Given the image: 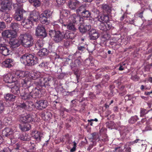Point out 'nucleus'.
I'll use <instances>...</instances> for the list:
<instances>
[{"label": "nucleus", "mask_w": 152, "mask_h": 152, "mask_svg": "<svg viewBox=\"0 0 152 152\" xmlns=\"http://www.w3.org/2000/svg\"><path fill=\"white\" fill-rule=\"evenodd\" d=\"M30 81L24 88V90L21 94V96L23 99L26 100L29 99L30 97L34 98L39 97V95L41 93L42 90L39 88L33 87L31 84Z\"/></svg>", "instance_id": "nucleus-1"}, {"label": "nucleus", "mask_w": 152, "mask_h": 152, "mask_svg": "<svg viewBox=\"0 0 152 152\" xmlns=\"http://www.w3.org/2000/svg\"><path fill=\"white\" fill-rule=\"evenodd\" d=\"M14 74V76L16 79H21L25 78L21 82L23 87L26 86V85L28 84L30 81L37 79L39 76V75L36 73H31L28 71L21 70H17Z\"/></svg>", "instance_id": "nucleus-2"}, {"label": "nucleus", "mask_w": 152, "mask_h": 152, "mask_svg": "<svg viewBox=\"0 0 152 152\" xmlns=\"http://www.w3.org/2000/svg\"><path fill=\"white\" fill-rule=\"evenodd\" d=\"M20 61L25 65L32 66L36 64L38 62V59L34 54L23 55L20 57Z\"/></svg>", "instance_id": "nucleus-3"}, {"label": "nucleus", "mask_w": 152, "mask_h": 152, "mask_svg": "<svg viewBox=\"0 0 152 152\" xmlns=\"http://www.w3.org/2000/svg\"><path fill=\"white\" fill-rule=\"evenodd\" d=\"M19 38L21 43L25 47H30L34 44L33 37L31 34L28 33L20 35Z\"/></svg>", "instance_id": "nucleus-4"}, {"label": "nucleus", "mask_w": 152, "mask_h": 152, "mask_svg": "<svg viewBox=\"0 0 152 152\" xmlns=\"http://www.w3.org/2000/svg\"><path fill=\"white\" fill-rule=\"evenodd\" d=\"M10 0H0V11L4 12L7 10H10L12 6L14 3Z\"/></svg>", "instance_id": "nucleus-5"}, {"label": "nucleus", "mask_w": 152, "mask_h": 152, "mask_svg": "<svg viewBox=\"0 0 152 152\" xmlns=\"http://www.w3.org/2000/svg\"><path fill=\"white\" fill-rule=\"evenodd\" d=\"M49 34L56 43L61 42L64 39L63 34L59 31H50Z\"/></svg>", "instance_id": "nucleus-6"}, {"label": "nucleus", "mask_w": 152, "mask_h": 152, "mask_svg": "<svg viewBox=\"0 0 152 152\" xmlns=\"http://www.w3.org/2000/svg\"><path fill=\"white\" fill-rule=\"evenodd\" d=\"M68 21L69 22H68L67 20L65 18L59 19V20L60 23L62 24L63 26L66 27L67 29L73 31H76L77 28L75 25V24L70 20L68 21Z\"/></svg>", "instance_id": "nucleus-7"}, {"label": "nucleus", "mask_w": 152, "mask_h": 152, "mask_svg": "<svg viewBox=\"0 0 152 152\" xmlns=\"http://www.w3.org/2000/svg\"><path fill=\"white\" fill-rule=\"evenodd\" d=\"M35 34L37 36H39L43 38L46 37L47 35L45 28L41 25H38L36 27Z\"/></svg>", "instance_id": "nucleus-8"}, {"label": "nucleus", "mask_w": 152, "mask_h": 152, "mask_svg": "<svg viewBox=\"0 0 152 152\" xmlns=\"http://www.w3.org/2000/svg\"><path fill=\"white\" fill-rule=\"evenodd\" d=\"M73 23L78 24V25L82 24L84 23V20L83 18L80 16L74 14L71 15L69 17V20Z\"/></svg>", "instance_id": "nucleus-9"}, {"label": "nucleus", "mask_w": 152, "mask_h": 152, "mask_svg": "<svg viewBox=\"0 0 152 152\" xmlns=\"http://www.w3.org/2000/svg\"><path fill=\"white\" fill-rule=\"evenodd\" d=\"M9 86L10 88L11 89V91L12 93L18 96L20 94L21 95V93L23 92V90H24V89H23L21 93L20 92L19 89L20 86L19 83H13L12 85H10Z\"/></svg>", "instance_id": "nucleus-10"}, {"label": "nucleus", "mask_w": 152, "mask_h": 152, "mask_svg": "<svg viewBox=\"0 0 152 152\" xmlns=\"http://www.w3.org/2000/svg\"><path fill=\"white\" fill-rule=\"evenodd\" d=\"M20 120L25 123L34 122L35 121L34 118L31 115L27 113L21 115L20 117Z\"/></svg>", "instance_id": "nucleus-11"}, {"label": "nucleus", "mask_w": 152, "mask_h": 152, "mask_svg": "<svg viewBox=\"0 0 152 152\" xmlns=\"http://www.w3.org/2000/svg\"><path fill=\"white\" fill-rule=\"evenodd\" d=\"M2 35L4 38L11 39L16 37L17 32L16 31L12 30H6L2 32Z\"/></svg>", "instance_id": "nucleus-12"}, {"label": "nucleus", "mask_w": 152, "mask_h": 152, "mask_svg": "<svg viewBox=\"0 0 152 152\" xmlns=\"http://www.w3.org/2000/svg\"><path fill=\"white\" fill-rule=\"evenodd\" d=\"M16 80L15 77L10 73H8L4 76V80L5 83L13 84Z\"/></svg>", "instance_id": "nucleus-13"}, {"label": "nucleus", "mask_w": 152, "mask_h": 152, "mask_svg": "<svg viewBox=\"0 0 152 152\" xmlns=\"http://www.w3.org/2000/svg\"><path fill=\"white\" fill-rule=\"evenodd\" d=\"M99 28L102 30L107 31L111 28L112 25L109 22H101L99 25Z\"/></svg>", "instance_id": "nucleus-14"}, {"label": "nucleus", "mask_w": 152, "mask_h": 152, "mask_svg": "<svg viewBox=\"0 0 152 152\" xmlns=\"http://www.w3.org/2000/svg\"><path fill=\"white\" fill-rule=\"evenodd\" d=\"M90 39L95 40L99 38V34L98 31L94 29H91L89 33Z\"/></svg>", "instance_id": "nucleus-15"}, {"label": "nucleus", "mask_w": 152, "mask_h": 152, "mask_svg": "<svg viewBox=\"0 0 152 152\" xmlns=\"http://www.w3.org/2000/svg\"><path fill=\"white\" fill-rule=\"evenodd\" d=\"M32 135L37 142H39L41 141L42 136V134L40 132L36 129L33 130L32 132Z\"/></svg>", "instance_id": "nucleus-16"}, {"label": "nucleus", "mask_w": 152, "mask_h": 152, "mask_svg": "<svg viewBox=\"0 0 152 152\" xmlns=\"http://www.w3.org/2000/svg\"><path fill=\"white\" fill-rule=\"evenodd\" d=\"M81 5V3L77 0H69L68 2V5L71 9H75L77 7Z\"/></svg>", "instance_id": "nucleus-17"}, {"label": "nucleus", "mask_w": 152, "mask_h": 152, "mask_svg": "<svg viewBox=\"0 0 152 152\" xmlns=\"http://www.w3.org/2000/svg\"><path fill=\"white\" fill-rule=\"evenodd\" d=\"M10 50L6 45L2 44H0V53L4 56H7L10 54Z\"/></svg>", "instance_id": "nucleus-18"}, {"label": "nucleus", "mask_w": 152, "mask_h": 152, "mask_svg": "<svg viewBox=\"0 0 152 152\" xmlns=\"http://www.w3.org/2000/svg\"><path fill=\"white\" fill-rule=\"evenodd\" d=\"M63 35L64 38L66 39H73L76 36V34L74 33L69 30L66 31Z\"/></svg>", "instance_id": "nucleus-19"}, {"label": "nucleus", "mask_w": 152, "mask_h": 152, "mask_svg": "<svg viewBox=\"0 0 152 152\" xmlns=\"http://www.w3.org/2000/svg\"><path fill=\"white\" fill-rule=\"evenodd\" d=\"M20 40L13 38L10 40V44L12 48H15L20 46L21 44Z\"/></svg>", "instance_id": "nucleus-20"}, {"label": "nucleus", "mask_w": 152, "mask_h": 152, "mask_svg": "<svg viewBox=\"0 0 152 152\" xmlns=\"http://www.w3.org/2000/svg\"><path fill=\"white\" fill-rule=\"evenodd\" d=\"M33 23V22L29 18L24 20L22 23V24L23 27L26 28H30Z\"/></svg>", "instance_id": "nucleus-21"}, {"label": "nucleus", "mask_w": 152, "mask_h": 152, "mask_svg": "<svg viewBox=\"0 0 152 152\" xmlns=\"http://www.w3.org/2000/svg\"><path fill=\"white\" fill-rule=\"evenodd\" d=\"M39 14L38 12L34 11L30 13L28 18L32 21H36L39 17Z\"/></svg>", "instance_id": "nucleus-22"}, {"label": "nucleus", "mask_w": 152, "mask_h": 152, "mask_svg": "<svg viewBox=\"0 0 152 152\" xmlns=\"http://www.w3.org/2000/svg\"><path fill=\"white\" fill-rule=\"evenodd\" d=\"M15 20L17 21H20L23 19V14L22 11L18 10L15 12L14 16Z\"/></svg>", "instance_id": "nucleus-23"}, {"label": "nucleus", "mask_w": 152, "mask_h": 152, "mask_svg": "<svg viewBox=\"0 0 152 152\" xmlns=\"http://www.w3.org/2000/svg\"><path fill=\"white\" fill-rule=\"evenodd\" d=\"M37 107L39 110H42L47 107L48 102L45 100H41L37 102Z\"/></svg>", "instance_id": "nucleus-24"}, {"label": "nucleus", "mask_w": 152, "mask_h": 152, "mask_svg": "<svg viewBox=\"0 0 152 152\" xmlns=\"http://www.w3.org/2000/svg\"><path fill=\"white\" fill-rule=\"evenodd\" d=\"M41 115L42 118L45 120L50 119L52 117L51 113L47 111H42L41 113Z\"/></svg>", "instance_id": "nucleus-25"}, {"label": "nucleus", "mask_w": 152, "mask_h": 152, "mask_svg": "<svg viewBox=\"0 0 152 152\" xmlns=\"http://www.w3.org/2000/svg\"><path fill=\"white\" fill-rule=\"evenodd\" d=\"M37 73L39 75V76L38 78L35 80H36L34 82L35 83H37V85H39L42 87L44 86L46 87L47 86V85H46V83L44 78H42L39 79H38L40 77V75L39 73Z\"/></svg>", "instance_id": "nucleus-26"}, {"label": "nucleus", "mask_w": 152, "mask_h": 152, "mask_svg": "<svg viewBox=\"0 0 152 152\" xmlns=\"http://www.w3.org/2000/svg\"><path fill=\"white\" fill-rule=\"evenodd\" d=\"M13 64V60L11 58H8L6 60L2 63L3 66L7 68L11 67Z\"/></svg>", "instance_id": "nucleus-27"}, {"label": "nucleus", "mask_w": 152, "mask_h": 152, "mask_svg": "<svg viewBox=\"0 0 152 152\" xmlns=\"http://www.w3.org/2000/svg\"><path fill=\"white\" fill-rule=\"evenodd\" d=\"M13 131L12 129L7 127L4 129L2 132L3 135L7 137H8L10 135L13 134Z\"/></svg>", "instance_id": "nucleus-28"}, {"label": "nucleus", "mask_w": 152, "mask_h": 152, "mask_svg": "<svg viewBox=\"0 0 152 152\" xmlns=\"http://www.w3.org/2000/svg\"><path fill=\"white\" fill-rule=\"evenodd\" d=\"M70 14V12L69 11L66 10H63L60 12V19L65 18L67 20H68L67 19V17Z\"/></svg>", "instance_id": "nucleus-29"}, {"label": "nucleus", "mask_w": 152, "mask_h": 152, "mask_svg": "<svg viewBox=\"0 0 152 152\" xmlns=\"http://www.w3.org/2000/svg\"><path fill=\"white\" fill-rule=\"evenodd\" d=\"M16 96L9 93L7 94L4 95V98L6 100H10L14 101Z\"/></svg>", "instance_id": "nucleus-30"}, {"label": "nucleus", "mask_w": 152, "mask_h": 152, "mask_svg": "<svg viewBox=\"0 0 152 152\" xmlns=\"http://www.w3.org/2000/svg\"><path fill=\"white\" fill-rule=\"evenodd\" d=\"M48 50L47 49L44 48L40 50L38 52V54L40 56L42 57L47 55L48 54Z\"/></svg>", "instance_id": "nucleus-31"}, {"label": "nucleus", "mask_w": 152, "mask_h": 152, "mask_svg": "<svg viewBox=\"0 0 152 152\" xmlns=\"http://www.w3.org/2000/svg\"><path fill=\"white\" fill-rule=\"evenodd\" d=\"M98 20L101 22L104 21L105 22L108 21L109 20V18L107 15H103L99 17L98 18Z\"/></svg>", "instance_id": "nucleus-32"}, {"label": "nucleus", "mask_w": 152, "mask_h": 152, "mask_svg": "<svg viewBox=\"0 0 152 152\" xmlns=\"http://www.w3.org/2000/svg\"><path fill=\"white\" fill-rule=\"evenodd\" d=\"M19 127L22 131H26L30 129L31 128V126L29 124H23V125H20Z\"/></svg>", "instance_id": "nucleus-33"}, {"label": "nucleus", "mask_w": 152, "mask_h": 152, "mask_svg": "<svg viewBox=\"0 0 152 152\" xmlns=\"http://www.w3.org/2000/svg\"><path fill=\"white\" fill-rule=\"evenodd\" d=\"M26 110L29 111H31L34 107V104L31 102H26Z\"/></svg>", "instance_id": "nucleus-34"}, {"label": "nucleus", "mask_w": 152, "mask_h": 152, "mask_svg": "<svg viewBox=\"0 0 152 152\" xmlns=\"http://www.w3.org/2000/svg\"><path fill=\"white\" fill-rule=\"evenodd\" d=\"M43 44L42 40H39L36 43L35 48L37 50H39L43 46Z\"/></svg>", "instance_id": "nucleus-35"}, {"label": "nucleus", "mask_w": 152, "mask_h": 152, "mask_svg": "<svg viewBox=\"0 0 152 152\" xmlns=\"http://www.w3.org/2000/svg\"><path fill=\"white\" fill-rule=\"evenodd\" d=\"M39 20L41 23L43 24H45L48 23V18L44 16L41 14L39 15Z\"/></svg>", "instance_id": "nucleus-36"}, {"label": "nucleus", "mask_w": 152, "mask_h": 152, "mask_svg": "<svg viewBox=\"0 0 152 152\" xmlns=\"http://www.w3.org/2000/svg\"><path fill=\"white\" fill-rule=\"evenodd\" d=\"M102 8L104 11L106 12H110L111 10L110 7L106 4H103L102 5Z\"/></svg>", "instance_id": "nucleus-37"}, {"label": "nucleus", "mask_w": 152, "mask_h": 152, "mask_svg": "<svg viewBox=\"0 0 152 152\" xmlns=\"http://www.w3.org/2000/svg\"><path fill=\"white\" fill-rule=\"evenodd\" d=\"M138 119V118L137 115L132 116L129 120L128 122L130 124H134L137 121Z\"/></svg>", "instance_id": "nucleus-38"}, {"label": "nucleus", "mask_w": 152, "mask_h": 152, "mask_svg": "<svg viewBox=\"0 0 152 152\" xmlns=\"http://www.w3.org/2000/svg\"><path fill=\"white\" fill-rule=\"evenodd\" d=\"M80 6V7L76 10V12L78 14L81 15L85 9L84 6Z\"/></svg>", "instance_id": "nucleus-39"}, {"label": "nucleus", "mask_w": 152, "mask_h": 152, "mask_svg": "<svg viewBox=\"0 0 152 152\" xmlns=\"http://www.w3.org/2000/svg\"><path fill=\"white\" fill-rule=\"evenodd\" d=\"M41 14L48 18L51 16L52 12L49 10H46Z\"/></svg>", "instance_id": "nucleus-40"}, {"label": "nucleus", "mask_w": 152, "mask_h": 152, "mask_svg": "<svg viewBox=\"0 0 152 152\" xmlns=\"http://www.w3.org/2000/svg\"><path fill=\"white\" fill-rule=\"evenodd\" d=\"M26 102L25 103L23 102L22 103H19L17 105V107L18 109H23L26 110Z\"/></svg>", "instance_id": "nucleus-41"}, {"label": "nucleus", "mask_w": 152, "mask_h": 152, "mask_svg": "<svg viewBox=\"0 0 152 152\" xmlns=\"http://www.w3.org/2000/svg\"><path fill=\"white\" fill-rule=\"evenodd\" d=\"M29 2L31 3H33V5L35 7L39 6L40 4L39 0H28Z\"/></svg>", "instance_id": "nucleus-42"}, {"label": "nucleus", "mask_w": 152, "mask_h": 152, "mask_svg": "<svg viewBox=\"0 0 152 152\" xmlns=\"http://www.w3.org/2000/svg\"><path fill=\"white\" fill-rule=\"evenodd\" d=\"M19 138L23 141H28L29 140V139L28 137V135L26 134H23L20 135Z\"/></svg>", "instance_id": "nucleus-43"}, {"label": "nucleus", "mask_w": 152, "mask_h": 152, "mask_svg": "<svg viewBox=\"0 0 152 152\" xmlns=\"http://www.w3.org/2000/svg\"><path fill=\"white\" fill-rule=\"evenodd\" d=\"M19 26V24L15 23H12L10 26L11 28L13 30H12L15 31L18 29Z\"/></svg>", "instance_id": "nucleus-44"}, {"label": "nucleus", "mask_w": 152, "mask_h": 152, "mask_svg": "<svg viewBox=\"0 0 152 152\" xmlns=\"http://www.w3.org/2000/svg\"><path fill=\"white\" fill-rule=\"evenodd\" d=\"M81 15L83 17L89 18L91 15V13L85 9Z\"/></svg>", "instance_id": "nucleus-45"}, {"label": "nucleus", "mask_w": 152, "mask_h": 152, "mask_svg": "<svg viewBox=\"0 0 152 152\" xmlns=\"http://www.w3.org/2000/svg\"><path fill=\"white\" fill-rule=\"evenodd\" d=\"M92 12L94 16V17L96 18H98L99 17V11L96 9L94 8L93 9Z\"/></svg>", "instance_id": "nucleus-46"}, {"label": "nucleus", "mask_w": 152, "mask_h": 152, "mask_svg": "<svg viewBox=\"0 0 152 152\" xmlns=\"http://www.w3.org/2000/svg\"><path fill=\"white\" fill-rule=\"evenodd\" d=\"M4 110V102L0 100V114L2 113Z\"/></svg>", "instance_id": "nucleus-47"}, {"label": "nucleus", "mask_w": 152, "mask_h": 152, "mask_svg": "<svg viewBox=\"0 0 152 152\" xmlns=\"http://www.w3.org/2000/svg\"><path fill=\"white\" fill-rule=\"evenodd\" d=\"M149 111V110H147L146 109L144 108L140 109V117L143 116L145 114H147Z\"/></svg>", "instance_id": "nucleus-48"}, {"label": "nucleus", "mask_w": 152, "mask_h": 152, "mask_svg": "<svg viewBox=\"0 0 152 152\" xmlns=\"http://www.w3.org/2000/svg\"><path fill=\"white\" fill-rule=\"evenodd\" d=\"M130 144V143H127L124 145V150L126 152H131V148L129 147Z\"/></svg>", "instance_id": "nucleus-49"}, {"label": "nucleus", "mask_w": 152, "mask_h": 152, "mask_svg": "<svg viewBox=\"0 0 152 152\" xmlns=\"http://www.w3.org/2000/svg\"><path fill=\"white\" fill-rule=\"evenodd\" d=\"M52 78V77L50 76H49L47 78H44L46 83V85H47V86L49 85L50 82L51 81Z\"/></svg>", "instance_id": "nucleus-50"}, {"label": "nucleus", "mask_w": 152, "mask_h": 152, "mask_svg": "<svg viewBox=\"0 0 152 152\" xmlns=\"http://www.w3.org/2000/svg\"><path fill=\"white\" fill-rule=\"evenodd\" d=\"M74 63L75 64V65L74 66H79L81 64V61L78 59H76L75 60Z\"/></svg>", "instance_id": "nucleus-51"}, {"label": "nucleus", "mask_w": 152, "mask_h": 152, "mask_svg": "<svg viewBox=\"0 0 152 152\" xmlns=\"http://www.w3.org/2000/svg\"><path fill=\"white\" fill-rule=\"evenodd\" d=\"M12 119L9 117L5 118L4 120V122L5 123V124H8L9 123L11 122Z\"/></svg>", "instance_id": "nucleus-52"}, {"label": "nucleus", "mask_w": 152, "mask_h": 152, "mask_svg": "<svg viewBox=\"0 0 152 152\" xmlns=\"http://www.w3.org/2000/svg\"><path fill=\"white\" fill-rule=\"evenodd\" d=\"M80 25V26L79 28L80 31L82 33H84L85 32V30L84 28V26L82 24Z\"/></svg>", "instance_id": "nucleus-53"}, {"label": "nucleus", "mask_w": 152, "mask_h": 152, "mask_svg": "<svg viewBox=\"0 0 152 152\" xmlns=\"http://www.w3.org/2000/svg\"><path fill=\"white\" fill-rule=\"evenodd\" d=\"M131 79L134 81H137L139 80V77L138 76L135 75L134 76H132L131 77Z\"/></svg>", "instance_id": "nucleus-54"}, {"label": "nucleus", "mask_w": 152, "mask_h": 152, "mask_svg": "<svg viewBox=\"0 0 152 152\" xmlns=\"http://www.w3.org/2000/svg\"><path fill=\"white\" fill-rule=\"evenodd\" d=\"M48 65V63L46 62H42L39 65V66L41 67H47Z\"/></svg>", "instance_id": "nucleus-55"}, {"label": "nucleus", "mask_w": 152, "mask_h": 152, "mask_svg": "<svg viewBox=\"0 0 152 152\" xmlns=\"http://www.w3.org/2000/svg\"><path fill=\"white\" fill-rule=\"evenodd\" d=\"M56 2L58 5H62L65 2V0H56Z\"/></svg>", "instance_id": "nucleus-56"}, {"label": "nucleus", "mask_w": 152, "mask_h": 152, "mask_svg": "<svg viewBox=\"0 0 152 152\" xmlns=\"http://www.w3.org/2000/svg\"><path fill=\"white\" fill-rule=\"evenodd\" d=\"M60 112L61 114L63 115L62 114H63V113L64 112L66 111L67 112H68L69 110L68 109H67L65 108H61L60 109Z\"/></svg>", "instance_id": "nucleus-57"}, {"label": "nucleus", "mask_w": 152, "mask_h": 152, "mask_svg": "<svg viewBox=\"0 0 152 152\" xmlns=\"http://www.w3.org/2000/svg\"><path fill=\"white\" fill-rule=\"evenodd\" d=\"M78 50L81 52L85 50L86 49V48L84 46H79L77 47Z\"/></svg>", "instance_id": "nucleus-58"}, {"label": "nucleus", "mask_w": 152, "mask_h": 152, "mask_svg": "<svg viewBox=\"0 0 152 152\" xmlns=\"http://www.w3.org/2000/svg\"><path fill=\"white\" fill-rule=\"evenodd\" d=\"M70 42L68 40L65 41L64 43V46L66 48L68 47L70 45Z\"/></svg>", "instance_id": "nucleus-59"}, {"label": "nucleus", "mask_w": 152, "mask_h": 152, "mask_svg": "<svg viewBox=\"0 0 152 152\" xmlns=\"http://www.w3.org/2000/svg\"><path fill=\"white\" fill-rule=\"evenodd\" d=\"M85 26L86 29V30H87L88 31H89L91 28V26L89 24L86 25Z\"/></svg>", "instance_id": "nucleus-60"}, {"label": "nucleus", "mask_w": 152, "mask_h": 152, "mask_svg": "<svg viewBox=\"0 0 152 152\" xmlns=\"http://www.w3.org/2000/svg\"><path fill=\"white\" fill-rule=\"evenodd\" d=\"M2 152H11L10 150L8 148L4 149Z\"/></svg>", "instance_id": "nucleus-61"}, {"label": "nucleus", "mask_w": 152, "mask_h": 152, "mask_svg": "<svg viewBox=\"0 0 152 152\" xmlns=\"http://www.w3.org/2000/svg\"><path fill=\"white\" fill-rule=\"evenodd\" d=\"M20 147L18 143L16 144V147H15V149L16 150H20Z\"/></svg>", "instance_id": "nucleus-62"}, {"label": "nucleus", "mask_w": 152, "mask_h": 152, "mask_svg": "<svg viewBox=\"0 0 152 152\" xmlns=\"http://www.w3.org/2000/svg\"><path fill=\"white\" fill-rule=\"evenodd\" d=\"M96 133L94 132L91 134L92 138L93 139H95L96 138Z\"/></svg>", "instance_id": "nucleus-63"}, {"label": "nucleus", "mask_w": 152, "mask_h": 152, "mask_svg": "<svg viewBox=\"0 0 152 152\" xmlns=\"http://www.w3.org/2000/svg\"><path fill=\"white\" fill-rule=\"evenodd\" d=\"M143 12H142L139 13L138 14V17L140 18H143Z\"/></svg>", "instance_id": "nucleus-64"}]
</instances>
